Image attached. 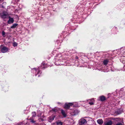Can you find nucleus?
Returning <instances> with one entry per match:
<instances>
[{
  "instance_id": "f8f14e48",
  "label": "nucleus",
  "mask_w": 125,
  "mask_h": 125,
  "mask_svg": "<svg viewBox=\"0 0 125 125\" xmlns=\"http://www.w3.org/2000/svg\"><path fill=\"white\" fill-rule=\"evenodd\" d=\"M99 100L102 101H103L106 100L105 97L103 95L100 96L99 98Z\"/></svg>"
},
{
  "instance_id": "0eeeda50",
  "label": "nucleus",
  "mask_w": 125,
  "mask_h": 125,
  "mask_svg": "<svg viewBox=\"0 0 125 125\" xmlns=\"http://www.w3.org/2000/svg\"><path fill=\"white\" fill-rule=\"evenodd\" d=\"M0 16L3 19L6 18L8 17L6 13L5 12L1 13L0 14Z\"/></svg>"
},
{
  "instance_id": "f03ea898",
  "label": "nucleus",
  "mask_w": 125,
  "mask_h": 125,
  "mask_svg": "<svg viewBox=\"0 0 125 125\" xmlns=\"http://www.w3.org/2000/svg\"><path fill=\"white\" fill-rule=\"evenodd\" d=\"M37 116L38 117L40 118L39 119L42 121H43V118L44 117V115L43 113L40 110L38 111Z\"/></svg>"
},
{
  "instance_id": "20e7f679",
  "label": "nucleus",
  "mask_w": 125,
  "mask_h": 125,
  "mask_svg": "<svg viewBox=\"0 0 125 125\" xmlns=\"http://www.w3.org/2000/svg\"><path fill=\"white\" fill-rule=\"evenodd\" d=\"M62 59L61 54H59L56 55L54 58V60L56 62L61 61Z\"/></svg>"
},
{
  "instance_id": "dca6fc26",
  "label": "nucleus",
  "mask_w": 125,
  "mask_h": 125,
  "mask_svg": "<svg viewBox=\"0 0 125 125\" xmlns=\"http://www.w3.org/2000/svg\"><path fill=\"white\" fill-rule=\"evenodd\" d=\"M18 25V24L17 23H15L13 24V25L11 26L10 28L12 29H14L16 28Z\"/></svg>"
},
{
  "instance_id": "a878e982",
  "label": "nucleus",
  "mask_w": 125,
  "mask_h": 125,
  "mask_svg": "<svg viewBox=\"0 0 125 125\" xmlns=\"http://www.w3.org/2000/svg\"><path fill=\"white\" fill-rule=\"evenodd\" d=\"M78 57L77 56H76V59H78Z\"/></svg>"
},
{
  "instance_id": "ddd939ff",
  "label": "nucleus",
  "mask_w": 125,
  "mask_h": 125,
  "mask_svg": "<svg viewBox=\"0 0 125 125\" xmlns=\"http://www.w3.org/2000/svg\"><path fill=\"white\" fill-rule=\"evenodd\" d=\"M32 116L30 118V119H34L36 115V113L35 112H33L32 113Z\"/></svg>"
},
{
  "instance_id": "9d476101",
  "label": "nucleus",
  "mask_w": 125,
  "mask_h": 125,
  "mask_svg": "<svg viewBox=\"0 0 125 125\" xmlns=\"http://www.w3.org/2000/svg\"><path fill=\"white\" fill-rule=\"evenodd\" d=\"M40 69L39 67L37 69H36L35 68H34L32 69L34 70V71H33L34 72H35L36 73H37V74H35V75L36 76L37 75V74H38L40 73Z\"/></svg>"
},
{
  "instance_id": "aec40b11",
  "label": "nucleus",
  "mask_w": 125,
  "mask_h": 125,
  "mask_svg": "<svg viewBox=\"0 0 125 125\" xmlns=\"http://www.w3.org/2000/svg\"><path fill=\"white\" fill-rule=\"evenodd\" d=\"M124 123L123 121L121 122L118 123L116 125H124Z\"/></svg>"
},
{
  "instance_id": "9b49d317",
  "label": "nucleus",
  "mask_w": 125,
  "mask_h": 125,
  "mask_svg": "<svg viewBox=\"0 0 125 125\" xmlns=\"http://www.w3.org/2000/svg\"><path fill=\"white\" fill-rule=\"evenodd\" d=\"M47 65L46 64L44 63V62H43L40 68L42 69H44L46 67H47Z\"/></svg>"
},
{
  "instance_id": "6e6552de",
  "label": "nucleus",
  "mask_w": 125,
  "mask_h": 125,
  "mask_svg": "<svg viewBox=\"0 0 125 125\" xmlns=\"http://www.w3.org/2000/svg\"><path fill=\"white\" fill-rule=\"evenodd\" d=\"M55 117V116L54 115H52L48 118V120L49 122H51L54 120Z\"/></svg>"
},
{
  "instance_id": "b1692460",
  "label": "nucleus",
  "mask_w": 125,
  "mask_h": 125,
  "mask_svg": "<svg viewBox=\"0 0 125 125\" xmlns=\"http://www.w3.org/2000/svg\"><path fill=\"white\" fill-rule=\"evenodd\" d=\"M20 0H12V2L14 3H17V2L18 1Z\"/></svg>"
},
{
  "instance_id": "4be33fe9",
  "label": "nucleus",
  "mask_w": 125,
  "mask_h": 125,
  "mask_svg": "<svg viewBox=\"0 0 125 125\" xmlns=\"http://www.w3.org/2000/svg\"><path fill=\"white\" fill-rule=\"evenodd\" d=\"M2 34L3 36L4 37H5V33L4 31H2Z\"/></svg>"
},
{
  "instance_id": "2eb2a0df",
  "label": "nucleus",
  "mask_w": 125,
  "mask_h": 125,
  "mask_svg": "<svg viewBox=\"0 0 125 125\" xmlns=\"http://www.w3.org/2000/svg\"><path fill=\"white\" fill-rule=\"evenodd\" d=\"M61 112L62 115L64 117H66V114L65 111L63 110L62 109L61 110Z\"/></svg>"
},
{
  "instance_id": "5701e85b",
  "label": "nucleus",
  "mask_w": 125,
  "mask_h": 125,
  "mask_svg": "<svg viewBox=\"0 0 125 125\" xmlns=\"http://www.w3.org/2000/svg\"><path fill=\"white\" fill-rule=\"evenodd\" d=\"M17 45H18V44L16 42H13V46L14 47H16V46H17Z\"/></svg>"
},
{
  "instance_id": "cd10ccee",
  "label": "nucleus",
  "mask_w": 125,
  "mask_h": 125,
  "mask_svg": "<svg viewBox=\"0 0 125 125\" xmlns=\"http://www.w3.org/2000/svg\"><path fill=\"white\" fill-rule=\"evenodd\" d=\"M0 0V1H3V0Z\"/></svg>"
},
{
  "instance_id": "bb28decb",
  "label": "nucleus",
  "mask_w": 125,
  "mask_h": 125,
  "mask_svg": "<svg viewBox=\"0 0 125 125\" xmlns=\"http://www.w3.org/2000/svg\"><path fill=\"white\" fill-rule=\"evenodd\" d=\"M55 64L56 65H59L58 64H56V63H55Z\"/></svg>"
},
{
  "instance_id": "4468645a",
  "label": "nucleus",
  "mask_w": 125,
  "mask_h": 125,
  "mask_svg": "<svg viewBox=\"0 0 125 125\" xmlns=\"http://www.w3.org/2000/svg\"><path fill=\"white\" fill-rule=\"evenodd\" d=\"M97 122L99 125H102L103 123V121L102 119H99L98 120Z\"/></svg>"
},
{
  "instance_id": "6ab92c4d",
  "label": "nucleus",
  "mask_w": 125,
  "mask_h": 125,
  "mask_svg": "<svg viewBox=\"0 0 125 125\" xmlns=\"http://www.w3.org/2000/svg\"><path fill=\"white\" fill-rule=\"evenodd\" d=\"M122 112V111L120 109H118L116 112V113L118 115L121 114Z\"/></svg>"
},
{
  "instance_id": "39448f33",
  "label": "nucleus",
  "mask_w": 125,
  "mask_h": 125,
  "mask_svg": "<svg viewBox=\"0 0 125 125\" xmlns=\"http://www.w3.org/2000/svg\"><path fill=\"white\" fill-rule=\"evenodd\" d=\"M79 125H84L87 123L86 120L83 118H82L79 120Z\"/></svg>"
},
{
  "instance_id": "f257e3e1",
  "label": "nucleus",
  "mask_w": 125,
  "mask_h": 125,
  "mask_svg": "<svg viewBox=\"0 0 125 125\" xmlns=\"http://www.w3.org/2000/svg\"><path fill=\"white\" fill-rule=\"evenodd\" d=\"M76 103L75 104H74V103H69L68 104L66 103L64 105V108L66 109H68L70 107V106H72L73 105L74 106L78 107V104L77 103Z\"/></svg>"
},
{
  "instance_id": "423d86ee",
  "label": "nucleus",
  "mask_w": 125,
  "mask_h": 125,
  "mask_svg": "<svg viewBox=\"0 0 125 125\" xmlns=\"http://www.w3.org/2000/svg\"><path fill=\"white\" fill-rule=\"evenodd\" d=\"M94 99L92 98L91 99L86 100L85 101L86 102H88L91 105H93L94 104L95 102Z\"/></svg>"
},
{
  "instance_id": "a211bd4d",
  "label": "nucleus",
  "mask_w": 125,
  "mask_h": 125,
  "mask_svg": "<svg viewBox=\"0 0 125 125\" xmlns=\"http://www.w3.org/2000/svg\"><path fill=\"white\" fill-rule=\"evenodd\" d=\"M108 60L106 59L105 60H104L103 62V63L104 65H106L108 63Z\"/></svg>"
},
{
  "instance_id": "393cba45",
  "label": "nucleus",
  "mask_w": 125,
  "mask_h": 125,
  "mask_svg": "<svg viewBox=\"0 0 125 125\" xmlns=\"http://www.w3.org/2000/svg\"><path fill=\"white\" fill-rule=\"evenodd\" d=\"M30 119L31 120V122L32 123H34L35 122V121L33 120V119Z\"/></svg>"
},
{
  "instance_id": "1a4fd4ad",
  "label": "nucleus",
  "mask_w": 125,
  "mask_h": 125,
  "mask_svg": "<svg viewBox=\"0 0 125 125\" xmlns=\"http://www.w3.org/2000/svg\"><path fill=\"white\" fill-rule=\"evenodd\" d=\"M14 21V20L13 18H11L10 17H9V20L8 21V24H10L13 23Z\"/></svg>"
},
{
  "instance_id": "f3484780",
  "label": "nucleus",
  "mask_w": 125,
  "mask_h": 125,
  "mask_svg": "<svg viewBox=\"0 0 125 125\" xmlns=\"http://www.w3.org/2000/svg\"><path fill=\"white\" fill-rule=\"evenodd\" d=\"M112 124V122L111 121L104 123L105 125H111Z\"/></svg>"
},
{
  "instance_id": "7ed1b4c3",
  "label": "nucleus",
  "mask_w": 125,
  "mask_h": 125,
  "mask_svg": "<svg viewBox=\"0 0 125 125\" xmlns=\"http://www.w3.org/2000/svg\"><path fill=\"white\" fill-rule=\"evenodd\" d=\"M8 50V49L2 45L0 46V51L3 53H5L7 52Z\"/></svg>"
},
{
  "instance_id": "412c9836",
  "label": "nucleus",
  "mask_w": 125,
  "mask_h": 125,
  "mask_svg": "<svg viewBox=\"0 0 125 125\" xmlns=\"http://www.w3.org/2000/svg\"><path fill=\"white\" fill-rule=\"evenodd\" d=\"M56 125H62V123L61 121H58L56 122Z\"/></svg>"
}]
</instances>
